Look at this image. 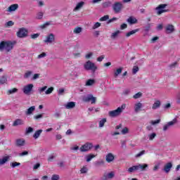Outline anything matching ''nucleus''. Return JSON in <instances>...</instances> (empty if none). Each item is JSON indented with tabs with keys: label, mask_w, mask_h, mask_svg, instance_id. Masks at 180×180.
Segmentation results:
<instances>
[{
	"label": "nucleus",
	"mask_w": 180,
	"mask_h": 180,
	"mask_svg": "<svg viewBox=\"0 0 180 180\" xmlns=\"http://www.w3.org/2000/svg\"><path fill=\"white\" fill-rule=\"evenodd\" d=\"M122 134H127L129 133V129L127 127H124L122 131H121Z\"/></svg>",
	"instance_id": "obj_54"
},
{
	"label": "nucleus",
	"mask_w": 180,
	"mask_h": 180,
	"mask_svg": "<svg viewBox=\"0 0 180 180\" xmlns=\"http://www.w3.org/2000/svg\"><path fill=\"white\" fill-rule=\"evenodd\" d=\"M138 171L141 169V171H145L146 168H148V165L147 164H139L137 165Z\"/></svg>",
	"instance_id": "obj_20"
},
{
	"label": "nucleus",
	"mask_w": 180,
	"mask_h": 180,
	"mask_svg": "<svg viewBox=\"0 0 180 180\" xmlns=\"http://www.w3.org/2000/svg\"><path fill=\"white\" fill-rule=\"evenodd\" d=\"M141 108H143V103H137L136 104H135V107H134L135 112H139V110H140Z\"/></svg>",
	"instance_id": "obj_26"
},
{
	"label": "nucleus",
	"mask_w": 180,
	"mask_h": 180,
	"mask_svg": "<svg viewBox=\"0 0 180 180\" xmlns=\"http://www.w3.org/2000/svg\"><path fill=\"white\" fill-rule=\"evenodd\" d=\"M121 30H124V29H127V24L123 23L120 25Z\"/></svg>",
	"instance_id": "obj_59"
},
{
	"label": "nucleus",
	"mask_w": 180,
	"mask_h": 180,
	"mask_svg": "<svg viewBox=\"0 0 180 180\" xmlns=\"http://www.w3.org/2000/svg\"><path fill=\"white\" fill-rule=\"evenodd\" d=\"M33 131V128L30 127L25 129V134H30V133H32Z\"/></svg>",
	"instance_id": "obj_49"
},
{
	"label": "nucleus",
	"mask_w": 180,
	"mask_h": 180,
	"mask_svg": "<svg viewBox=\"0 0 180 180\" xmlns=\"http://www.w3.org/2000/svg\"><path fill=\"white\" fill-rule=\"evenodd\" d=\"M13 25H15L13 21L10 20L5 24V27H11V26H13Z\"/></svg>",
	"instance_id": "obj_42"
},
{
	"label": "nucleus",
	"mask_w": 180,
	"mask_h": 180,
	"mask_svg": "<svg viewBox=\"0 0 180 180\" xmlns=\"http://www.w3.org/2000/svg\"><path fill=\"white\" fill-rule=\"evenodd\" d=\"M84 102H91V103H96V97H94V95L92 94H88L87 96H84L83 98Z\"/></svg>",
	"instance_id": "obj_7"
},
{
	"label": "nucleus",
	"mask_w": 180,
	"mask_h": 180,
	"mask_svg": "<svg viewBox=\"0 0 180 180\" xmlns=\"http://www.w3.org/2000/svg\"><path fill=\"white\" fill-rule=\"evenodd\" d=\"M8 81V77H6V76H2L0 78V84H6Z\"/></svg>",
	"instance_id": "obj_33"
},
{
	"label": "nucleus",
	"mask_w": 180,
	"mask_h": 180,
	"mask_svg": "<svg viewBox=\"0 0 180 180\" xmlns=\"http://www.w3.org/2000/svg\"><path fill=\"white\" fill-rule=\"evenodd\" d=\"M16 92H18V89L13 88L12 89L8 90L7 94L8 95H11V94H16Z\"/></svg>",
	"instance_id": "obj_37"
},
{
	"label": "nucleus",
	"mask_w": 180,
	"mask_h": 180,
	"mask_svg": "<svg viewBox=\"0 0 180 180\" xmlns=\"http://www.w3.org/2000/svg\"><path fill=\"white\" fill-rule=\"evenodd\" d=\"M110 5H112V3L110 1H105L102 4V6L104 8H109V6H110Z\"/></svg>",
	"instance_id": "obj_36"
},
{
	"label": "nucleus",
	"mask_w": 180,
	"mask_h": 180,
	"mask_svg": "<svg viewBox=\"0 0 180 180\" xmlns=\"http://www.w3.org/2000/svg\"><path fill=\"white\" fill-rule=\"evenodd\" d=\"M175 30V28L174 27V25H167L166 26V33L170 34L173 33V32Z\"/></svg>",
	"instance_id": "obj_16"
},
{
	"label": "nucleus",
	"mask_w": 180,
	"mask_h": 180,
	"mask_svg": "<svg viewBox=\"0 0 180 180\" xmlns=\"http://www.w3.org/2000/svg\"><path fill=\"white\" fill-rule=\"evenodd\" d=\"M25 155H29V152L25 150L22 153H19L20 157H25Z\"/></svg>",
	"instance_id": "obj_55"
},
{
	"label": "nucleus",
	"mask_w": 180,
	"mask_h": 180,
	"mask_svg": "<svg viewBox=\"0 0 180 180\" xmlns=\"http://www.w3.org/2000/svg\"><path fill=\"white\" fill-rule=\"evenodd\" d=\"M92 147H94L92 143L87 142L81 146L80 151L82 153H86L92 149Z\"/></svg>",
	"instance_id": "obj_4"
},
{
	"label": "nucleus",
	"mask_w": 180,
	"mask_h": 180,
	"mask_svg": "<svg viewBox=\"0 0 180 180\" xmlns=\"http://www.w3.org/2000/svg\"><path fill=\"white\" fill-rule=\"evenodd\" d=\"M119 113H110L109 116L110 117H117L119 116Z\"/></svg>",
	"instance_id": "obj_61"
},
{
	"label": "nucleus",
	"mask_w": 180,
	"mask_h": 180,
	"mask_svg": "<svg viewBox=\"0 0 180 180\" xmlns=\"http://www.w3.org/2000/svg\"><path fill=\"white\" fill-rule=\"evenodd\" d=\"M13 42L11 41H2L0 42V51H3L5 49L6 51L8 53V51L13 49Z\"/></svg>",
	"instance_id": "obj_1"
},
{
	"label": "nucleus",
	"mask_w": 180,
	"mask_h": 180,
	"mask_svg": "<svg viewBox=\"0 0 180 180\" xmlns=\"http://www.w3.org/2000/svg\"><path fill=\"white\" fill-rule=\"evenodd\" d=\"M41 133H43V129H39L37 131H35V133L33 134V137L35 140H37V139H39V137H40V134H41Z\"/></svg>",
	"instance_id": "obj_19"
},
{
	"label": "nucleus",
	"mask_w": 180,
	"mask_h": 180,
	"mask_svg": "<svg viewBox=\"0 0 180 180\" xmlns=\"http://www.w3.org/2000/svg\"><path fill=\"white\" fill-rule=\"evenodd\" d=\"M18 8H19V5L18 4H12L8 8L7 12H15Z\"/></svg>",
	"instance_id": "obj_12"
},
{
	"label": "nucleus",
	"mask_w": 180,
	"mask_h": 180,
	"mask_svg": "<svg viewBox=\"0 0 180 180\" xmlns=\"http://www.w3.org/2000/svg\"><path fill=\"white\" fill-rule=\"evenodd\" d=\"M143 96V94L141 92H138L133 96L134 99H139V98H141Z\"/></svg>",
	"instance_id": "obj_41"
},
{
	"label": "nucleus",
	"mask_w": 180,
	"mask_h": 180,
	"mask_svg": "<svg viewBox=\"0 0 180 180\" xmlns=\"http://www.w3.org/2000/svg\"><path fill=\"white\" fill-rule=\"evenodd\" d=\"M9 156H5L2 159L0 158V165H4L5 163L9 161Z\"/></svg>",
	"instance_id": "obj_22"
},
{
	"label": "nucleus",
	"mask_w": 180,
	"mask_h": 180,
	"mask_svg": "<svg viewBox=\"0 0 180 180\" xmlns=\"http://www.w3.org/2000/svg\"><path fill=\"white\" fill-rule=\"evenodd\" d=\"M50 25V22H46L41 25L39 26V27L41 29H46V27H47V26H49Z\"/></svg>",
	"instance_id": "obj_57"
},
{
	"label": "nucleus",
	"mask_w": 180,
	"mask_h": 180,
	"mask_svg": "<svg viewBox=\"0 0 180 180\" xmlns=\"http://www.w3.org/2000/svg\"><path fill=\"white\" fill-rule=\"evenodd\" d=\"M86 172H88V167H83L80 169V173H81V174H86Z\"/></svg>",
	"instance_id": "obj_46"
},
{
	"label": "nucleus",
	"mask_w": 180,
	"mask_h": 180,
	"mask_svg": "<svg viewBox=\"0 0 180 180\" xmlns=\"http://www.w3.org/2000/svg\"><path fill=\"white\" fill-rule=\"evenodd\" d=\"M126 109V104H122L120 107H118L116 110L109 111L108 113H122L123 110Z\"/></svg>",
	"instance_id": "obj_10"
},
{
	"label": "nucleus",
	"mask_w": 180,
	"mask_h": 180,
	"mask_svg": "<svg viewBox=\"0 0 180 180\" xmlns=\"http://www.w3.org/2000/svg\"><path fill=\"white\" fill-rule=\"evenodd\" d=\"M98 27H101V22H96L92 27V29L95 30V29H98Z\"/></svg>",
	"instance_id": "obj_51"
},
{
	"label": "nucleus",
	"mask_w": 180,
	"mask_h": 180,
	"mask_svg": "<svg viewBox=\"0 0 180 180\" xmlns=\"http://www.w3.org/2000/svg\"><path fill=\"white\" fill-rule=\"evenodd\" d=\"M46 89H47V86L39 88V94H41L42 92H44V91H46Z\"/></svg>",
	"instance_id": "obj_56"
},
{
	"label": "nucleus",
	"mask_w": 180,
	"mask_h": 180,
	"mask_svg": "<svg viewBox=\"0 0 180 180\" xmlns=\"http://www.w3.org/2000/svg\"><path fill=\"white\" fill-rule=\"evenodd\" d=\"M65 106L66 109H74V108H75V102L74 101L69 102Z\"/></svg>",
	"instance_id": "obj_18"
},
{
	"label": "nucleus",
	"mask_w": 180,
	"mask_h": 180,
	"mask_svg": "<svg viewBox=\"0 0 180 180\" xmlns=\"http://www.w3.org/2000/svg\"><path fill=\"white\" fill-rule=\"evenodd\" d=\"M92 56H94V53L92 52H90L85 56V58H86V60H89V58L92 57Z\"/></svg>",
	"instance_id": "obj_58"
},
{
	"label": "nucleus",
	"mask_w": 180,
	"mask_h": 180,
	"mask_svg": "<svg viewBox=\"0 0 180 180\" xmlns=\"http://www.w3.org/2000/svg\"><path fill=\"white\" fill-rule=\"evenodd\" d=\"M108 179H109L108 178V176H107L106 173H105L103 174V176L101 177V180H108Z\"/></svg>",
	"instance_id": "obj_64"
},
{
	"label": "nucleus",
	"mask_w": 180,
	"mask_h": 180,
	"mask_svg": "<svg viewBox=\"0 0 180 180\" xmlns=\"http://www.w3.org/2000/svg\"><path fill=\"white\" fill-rule=\"evenodd\" d=\"M127 22L129 23V25H136L137 23V18H134L133 16H130L127 20Z\"/></svg>",
	"instance_id": "obj_13"
},
{
	"label": "nucleus",
	"mask_w": 180,
	"mask_h": 180,
	"mask_svg": "<svg viewBox=\"0 0 180 180\" xmlns=\"http://www.w3.org/2000/svg\"><path fill=\"white\" fill-rule=\"evenodd\" d=\"M82 32V27H76L73 30V33H75V34H79V33H81Z\"/></svg>",
	"instance_id": "obj_27"
},
{
	"label": "nucleus",
	"mask_w": 180,
	"mask_h": 180,
	"mask_svg": "<svg viewBox=\"0 0 180 180\" xmlns=\"http://www.w3.org/2000/svg\"><path fill=\"white\" fill-rule=\"evenodd\" d=\"M139 30H139V29H135V30L128 32L126 34V37H130V36H133V34H136V33H137Z\"/></svg>",
	"instance_id": "obj_21"
},
{
	"label": "nucleus",
	"mask_w": 180,
	"mask_h": 180,
	"mask_svg": "<svg viewBox=\"0 0 180 180\" xmlns=\"http://www.w3.org/2000/svg\"><path fill=\"white\" fill-rule=\"evenodd\" d=\"M28 31L25 27L20 28L18 32H17V36L20 39H23L24 37H27Z\"/></svg>",
	"instance_id": "obj_5"
},
{
	"label": "nucleus",
	"mask_w": 180,
	"mask_h": 180,
	"mask_svg": "<svg viewBox=\"0 0 180 180\" xmlns=\"http://www.w3.org/2000/svg\"><path fill=\"white\" fill-rule=\"evenodd\" d=\"M160 106H161V101H156L153 106H152V109H153V110H155V109H158V108H160Z\"/></svg>",
	"instance_id": "obj_24"
},
{
	"label": "nucleus",
	"mask_w": 180,
	"mask_h": 180,
	"mask_svg": "<svg viewBox=\"0 0 180 180\" xmlns=\"http://www.w3.org/2000/svg\"><path fill=\"white\" fill-rule=\"evenodd\" d=\"M84 67V70H86V71H93V72H95V71L98 70V67H96L95 63H92L91 60L86 62Z\"/></svg>",
	"instance_id": "obj_2"
},
{
	"label": "nucleus",
	"mask_w": 180,
	"mask_h": 180,
	"mask_svg": "<svg viewBox=\"0 0 180 180\" xmlns=\"http://www.w3.org/2000/svg\"><path fill=\"white\" fill-rule=\"evenodd\" d=\"M105 160L107 162H112L115 160V155L112 153H108L105 156Z\"/></svg>",
	"instance_id": "obj_14"
},
{
	"label": "nucleus",
	"mask_w": 180,
	"mask_h": 180,
	"mask_svg": "<svg viewBox=\"0 0 180 180\" xmlns=\"http://www.w3.org/2000/svg\"><path fill=\"white\" fill-rule=\"evenodd\" d=\"M144 154H146V150H142L139 153L136 154L135 157L136 158H140V157H141L142 155H144Z\"/></svg>",
	"instance_id": "obj_45"
},
{
	"label": "nucleus",
	"mask_w": 180,
	"mask_h": 180,
	"mask_svg": "<svg viewBox=\"0 0 180 180\" xmlns=\"http://www.w3.org/2000/svg\"><path fill=\"white\" fill-rule=\"evenodd\" d=\"M84 5H85V2L84 1H80L79 2L75 8H74V11H79V9H81V8H82V6H84Z\"/></svg>",
	"instance_id": "obj_23"
},
{
	"label": "nucleus",
	"mask_w": 180,
	"mask_h": 180,
	"mask_svg": "<svg viewBox=\"0 0 180 180\" xmlns=\"http://www.w3.org/2000/svg\"><path fill=\"white\" fill-rule=\"evenodd\" d=\"M175 123H176V118H174L173 120L167 122L163 127V131H167V130H168V129H169V127L171 126H174V124H175Z\"/></svg>",
	"instance_id": "obj_9"
},
{
	"label": "nucleus",
	"mask_w": 180,
	"mask_h": 180,
	"mask_svg": "<svg viewBox=\"0 0 180 180\" xmlns=\"http://www.w3.org/2000/svg\"><path fill=\"white\" fill-rule=\"evenodd\" d=\"M122 71H123V68H120L117 69L115 72H114V77L115 78H117L120 74H122Z\"/></svg>",
	"instance_id": "obj_25"
},
{
	"label": "nucleus",
	"mask_w": 180,
	"mask_h": 180,
	"mask_svg": "<svg viewBox=\"0 0 180 180\" xmlns=\"http://www.w3.org/2000/svg\"><path fill=\"white\" fill-rule=\"evenodd\" d=\"M167 4H160L158 7H156L155 11H157L158 15H162V13H165V12H168V10H166Z\"/></svg>",
	"instance_id": "obj_6"
},
{
	"label": "nucleus",
	"mask_w": 180,
	"mask_h": 180,
	"mask_svg": "<svg viewBox=\"0 0 180 180\" xmlns=\"http://www.w3.org/2000/svg\"><path fill=\"white\" fill-rule=\"evenodd\" d=\"M10 165L11 168H15V167H19V165H20V162H11Z\"/></svg>",
	"instance_id": "obj_43"
},
{
	"label": "nucleus",
	"mask_w": 180,
	"mask_h": 180,
	"mask_svg": "<svg viewBox=\"0 0 180 180\" xmlns=\"http://www.w3.org/2000/svg\"><path fill=\"white\" fill-rule=\"evenodd\" d=\"M32 75V71H27L24 75V78H29Z\"/></svg>",
	"instance_id": "obj_53"
},
{
	"label": "nucleus",
	"mask_w": 180,
	"mask_h": 180,
	"mask_svg": "<svg viewBox=\"0 0 180 180\" xmlns=\"http://www.w3.org/2000/svg\"><path fill=\"white\" fill-rule=\"evenodd\" d=\"M56 40V38L54 37V34H49L48 36H46V39L44 41V43H53Z\"/></svg>",
	"instance_id": "obj_11"
},
{
	"label": "nucleus",
	"mask_w": 180,
	"mask_h": 180,
	"mask_svg": "<svg viewBox=\"0 0 180 180\" xmlns=\"http://www.w3.org/2000/svg\"><path fill=\"white\" fill-rule=\"evenodd\" d=\"M108 179H113L115 178V172H110L109 173H105Z\"/></svg>",
	"instance_id": "obj_32"
},
{
	"label": "nucleus",
	"mask_w": 180,
	"mask_h": 180,
	"mask_svg": "<svg viewBox=\"0 0 180 180\" xmlns=\"http://www.w3.org/2000/svg\"><path fill=\"white\" fill-rule=\"evenodd\" d=\"M148 137L150 141H153V140L155 139V137H157V134H155V132H153L150 134H148Z\"/></svg>",
	"instance_id": "obj_34"
},
{
	"label": "nucleus",
	"mask_w": 180,
	"mask_h": 180,
	"mask_svg": "<svg viewBox=\"0 0 180 180\" xmlns=\"http://www.w3.org/2000/svg\"><path fill=\"white\" fill-rule=\"evenodd\" d=\"M120 33V30H117L115 32H112L111 34V39H115V37L119 36Z\"/></svg>",
	"instance_id": "obj_35"
},
{
	"label": "nucleus",
	"mask_w": 180,
	"mask_h": 180,
	"mask_svg": "<svg viewBox=\"0 0 180 180\" xmlns=\"http://www.w3.org/2000/svg\"><path fill=\"white\" fill-rule=\"evenodd\" d=\"M160 122H161V120H152L150 121V124H153V126H155V124H158Z\"/></svg>",
	"instance_id": "obj_50"
},
{
	"label": "nucleus",
	"mask_w": 180,
	"mask_h": 180,
	"mask_svg": "<svg viewBox=\"0 0 180 180\" xmlns=\"http://www.w3.org/2000/svg\"><path fill=\"white\" fill-rule=\"evenodd\" d=\"M39 168H40V163H37L33 167L34 170L39 169Z\"/></svg>",
	"instance_id": "obj_63"
},
{
	"label": "nucleus",
	"mask_w": 180,
	"mask_h": 180,
	"mask_svg": "<svg viewBox=\"0 0 180 180\" xmlns=\"http://www.w3.org/2000/svg\"><path fill=\"white\" fill-rule=\"evenodd\" d=\"M60 179V175L58 174H53L51 176V180H58Z\"/></svg>",
	"instance_id": "obj_52"
},
{
	"label": "nucleus",
	"mask_w": 180,
	"mask_h": 180,
	"mask_svg": "<svg viewBox=\"0 0 180 180\" xmlns=\"http://www.w3.org/2000/svg\"><path fill=\"white\" fill-rule=\"evenodd\" d=\"M134 171H139V167L137 165L132 166L128 169V172L131 174V172H134Z\"/></svg>",
	"instance_id": "obj_28"
},
{
	"label": "nucleus",
	"mask_w": 180,
	"mask_h": 180,
	"mask_svg": "<svg viewBox=\"0 0 180 180\" xmlns=\"http://www.w3.org/2000/svg\"><path fill=\"white\" fill-rule=\"evenodd\" d=\"M171 168H172V163L168 162L165 165L163 171H165L166 174H168V172L171 171Z\"/></svg>",
	"instance_id": "obj_15"
},
{
	"label": "nucleus",
	"mask_w": 180,
	"mask_h": 180,
	"mask_svg": "<svg viewBox=\"0 0 180 180\" xmlns=\"http://www.w3.org/2000/svg\"><path fill=\"white\" fill-rule=\"evenodd\" d=\"M139 66H134L133 69H132V74L135 75L137 74V72H139Z\"/></svg>",
	"instance_id": "obj_47"
},
{
	"label": "nucleus",
	"mask_w": 180,
	"mask_h": 180,
	"mask_svg": "<svg viewBox=\"0 0 180 180\" xmlns=\"http://www.w3.org/2000/svg\"><path fill=\"white\" fill-rule=\"evenodd\" d=\"M95 84V80L92 79H89L86 82V86H91V85H94Z\"/></svg>",
	"instance_id": "obj_31"
},
{
	"label": "nucleus",
	"mask_w": 180,
	"mask_h": 180,
	"mask_svg": "<svg viewBox=\"0 0 180 180\" xmlns=\"http://www.w3.org/2000/svg\"><path fill=\"white\" fill-rule=\"evenodd\" d=\"M109 19V15H106L103 17H101L99 20L100 22H105V20H108Z\"/></svg>",
	"instance_id": "obj_44"
},
{
	"label": "nucleus",
	"mask_w": 180,
	"mask_h": 180,
	"mask_svg": "<svg viewBox=\"0 0 180 180\" xmlns=\"http://www.w3.org/2000/svg\"><path fill=\"white\" fill-rule=\"evenodd\" d=\"M47 56V53L45 52H43L42 53L38 55V58H44V57H46Z\"/></svg>",
	"instance_id": "obj_60"
},
{
	"label": "nucleus",
	"mask_w": 180,
	"mask_h": 180,
	"mask_svg": "<svg viewBox=\"0 0 180 180\" xmlns=\"http://www.w3.org/2000/svg\"><path fill=\"white\" fill-rule=\"evenodd\" d=\"M105 123H106V118L101 119L98 122V127L102 128L105 126Z\"/></svg>",
	"instance_id": "obj_30"
},
{
	"label": "nucleus",
	"mask_w": 180,
	"mask_h": 180,
	"mask_svg": "<svg viewBox=\"0 0 180 180\" xmlns=\"http://www.w3.org/2000/svg\"><path fill=\"white\" fill-rule=\"evenodd\" d=\"M36 109V107L34 105L31 106L30 108L27 109L26 111V113H33Z\"/></svg>",
	"instance_id": "obj_39"
},
{
	"label": "nucleus",
	"mask_w": 180,
	"mask_h": 180,
	"mask_svg": "<svg viewBox=\"0 0 180 180\" xmlns=\"http://www.w3.org/2000/svg\"><path fill=\"white\" fill-rule=\"evenodd\" d=\"M43 15H44L43 12L38 13L37 14L36 19H39V20L43 19Z\"/></svg>",
	"instance_id": "obj_48"
},
{
	"label": "nucleus",
	"mask_w": 180,
	"mask_h": 180,
	"mask_svg": "<svg viewBox=\"0 0 180 180\" xmlns=\"http://www.w3.org/2000/svg\"><path fill=\"white\" fill-rule=\"evenodd\" d=\"M54 91V87H49L46 91V95H50V94H52Z\"/></svg>",
	"instance_id": "obj_40"
},
{
	"label": "nucleus",
	"mask_w": 180,
	"mask_h": 180,
	"mask_svg": "<svg viewBox=\"0 0 180 180\" xmlns=\"http://www.w3.org/2000/svg\"><path fill=\"white\" fill-rule=\"evenodd\" d=\"M33 90V84H29L26 86H24L22 91L25 95H30V92Z\"/></svg>",
	"instance_id": "obj_8"
},
{
	"label": "nucleus",
	"mask_w": 180,
	"mask_h": 180,
	"mask_svg": "<svg viewBox=\"0 0 180 180\" xmlns=\"http://www.w3.org/2000/svg\"><path fill=\"white\" fill-rule=\"evenodd\" d=\"M112 9L115 13H120V12H122V10L123 9V4L120 1L114 3V4L112 5Z\"/></svg>",
	"instance_id": "obj_3"
},
{
	"label": "nucleus",
	"mask_w": 180,
	"mask_h": 180,
	"mask_svg": "<svg viewBox=\"0 0 180 180\" xmlns=\"http://www.w3.org/2000/svg\"><path fill=\"white\" fill-rule=\"evenodd\" d=\"M40 36V34L37 33V34H33L31 35V39H37Z\"/></svg>",
	"instance_id": "obj_62"
},
{
	"label": "nucleus",
	"mask_w": 180,
	"mask_h": 180,
	"mask_svg": "<svg viewBox=\"0 0 180 180\" xmlns=\"http://www.w3.org/2000/svg\"><path fill=\"white\" fill-rule=\"evenodd\" d=\"M25 139H17L15 144L18 147H23L25 146Z\"/></svg>",
	"instance_id": "obj_17"
},
{
	"label": "nucleus",
	"mask_w": 180,
	"mask_h": 180,
	"mask_svg": "<svg viewBox=\"0 0 180 180\" xmlns=\"http://www.w3.org/2000/svg\"><path fill=\"white\" fill-rule=\"evenodd\" d=\"M20 124H22V120L17 119L13 122V126H19Z\"/></svg>",
	"instance_id": "obj_38"
},
{
	"label": "nucleus",
	"mask_w": 180,
	"mask_h": 180,
	"mask_svg": "<svg viewBox=\"0 0 180 180\" xmlns=\"http://www.w3.org/2000/svg\"><path fill=\"white\" fill-rule=\"evenodd\" d=\"M95 157H96V155H92V154H89V155H86V162H89L90 161L92 160L93 158H95Z\"/></svg>",
	"instance_id": "obj_29"
}]
</instances>
